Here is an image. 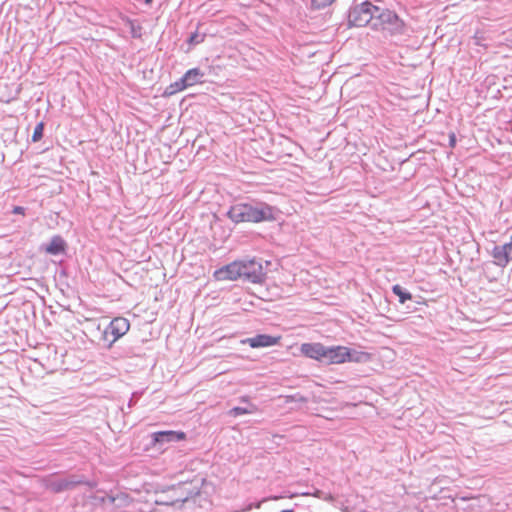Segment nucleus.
I'll return each instance as SVG.
<instances>
[{"mask_svg": "<svg viewBox=\"0 0 512 512\" xmlns=\"http://www.w3.org/2000/svg\"><path fill=\"white\" fill-rule=\"evenodd\" d=\"M228 217L234 223H259L274 219L273 209L271 206L263 204L260 207H256L249 203H238L231 206L228 211Z\"/></svg>", "mask_w": 512, "mask_h": 512, "instance_id": "obj_1", "label": "nucleus"}, {"mask_svg": "<svg viewBox=\"0 0 512 512\" xmlns=\"http://www.w3.org/2000/svg\"><path fill=\"white\" fill-rule=\"evenodd\" d=\"M371 355L363 351H352L345 346L324 347L323 362L326 364H343L346 362H364L370 360Z\"/></svg>", "mask_w": 512, "mask_h": 512, "instance_id": "obj_2", "label": "nucleus"}, {"mask_svg": "<svg viewBox=\"0 0 512 512\" xmlns=\"http://www.w3.org/2000/svg\"><path fill=\"white\" fill-rule=\"evenodd\" d=\"M404 25V21L394 11L378 7L372 29L393 35L402 32Z\"/></svg>", "mask_w": 512, "mask_h": 512, "instance_id": "obj_3", "label": "nucleus"}, {"mask_svg": "<svg viewBox=\"0 0 512 512\" xmlns=\"http://www.w3.org/2000/svg\"><path fill=\"white\" fill-rule=\"evenodd\" d=\"M378 7L370 2H363L354 6L349 12V23L355 27H364L372 24L374 15L377 13Z\"/></svg>", "mask_w": 512, "mask_h": 512, "instance_id": "obj_4", "label": "nucleus"}, {"mask_svg": "<svg viewBox=\"0 0 512 512\" xmlns=\"http://www.w3.org/2000/svg\"><path fill=\"white\" fill-rule=\"evenodd\" d=\"M130 329L129 321L124 317L114 318L105 329V337L115 342L124 336Z\"/></svg>", "mask_w": 512, "mask_h": 512, "instance_id": "obj_5", "label": "nucleus"}, {"mask_svg": "<svg viewBox=\"0 0 512 512\" xmlns=\"http://www.w3.org/2000/svg\"><path fill=\"white\" fill-rule=\"evenodd\" d=\"M241 265L240 261H233L213 273V277L217 281H235L241 278Z\"/></svg>", "mask_w": 512, "mask_h": 512, "instance_id": "obj_6", "label": "nucleus"}, {"mask_svg": "<svg viewBox=\"0 0 512 512\" xmlns=\"http://www.w3.org/2000/svg\"><path fill=\"white\" fill-rule=\"evenodd\" d=\"M282 337L271 336L266 334H259L251 338H247L242 341L243 344H248L251 348H263L270 347L280 343Z\"/></svg>", "mask_w": 512, "mask_h": 512, "instance_id": "obj_7", "label": "nucleus"}, {"mask_svg": "<svg viewBox=\"0 0 512 512\" xmlns=\"http://www.w3.org/2000/svg\"><path fill=\"white\" fill-rule=\"evenodd\" d=\"M241 265V277H244L252 282H258L262 276V266L255 260L240 261Z\"/></svg>", "mask_w": 512, "mask_h": 512, "instance_id": "obj_8", "label": "nucleus"}, {"mask_svg": "<svg viewBox=\"0 0 512 512\" xmlns=\"http://www.w3.org/2000/svg\"><path fill=\"white\" fill-rule=\"evenodd\" d=\"M324 345L319 342H307L300 346L302 355L307 358L323 362Z\"/></svg>", "mask_w": 512, "mask_h": 512, "instance_id": "obj_9", "label": "nucleus"}, {"mask_svg": "<svg viewBox=\"0 0 512 512\" xmlns=\"http://www.w3.org/2000/svg\"><path fill=\"white\" fill-rule=\"evenodd\" d=\"M512 245L508 242L504 245L495 246L492 250V257L497 266L505 267L510 262Z\"/></svg>", "mask_w": 512, "mask_h": 512, "instance_id": "obj_10", "label": "nucleus"}, {"mask_svg": "<svg viewBox=\"0 0 512 512\" xmlns=\"http://www.w3.org/2000/svg\"><path fill=\"white\" fill-rule=\"evenodd\" d=\"M152 439L154 444L182 441L186 439V434L182 431H159L152 434Z\"/></svg>", "mask_w": 512, "mask_h": 512, "instance_id": "obj_11", "label": "nucleus"}, {"mask_svg": "<svg viewBox=\"0 0 512 512\" xmlns=\"http://www.w3.org/2000/svg\"><path fill=\"white\" fill-rule=\"evenodd\" d=\"M66 248L67 244L65 240L61 236L56 235L52 237L49 244L45 247V252L50 255H58L65 253Z\"/></svg>", "mask_w": 512, "mask_h": 512, "instance_id": "obj_12", "label": "nucleus"}, {"mask_svg": "<svg viewBox=\"0 0 512 512\" xmlns=\"http://www.w3.org/2000/svg\"><path fill=\"white\" fill-rule=\"evenodd\" d=\"M81 480H72V479H59L55 481H51L48 485L49 489L53 492H62L65 490L72 489L77 485L81 484Z\"/></svg>", "mask_w": 512, "mask_h": 512, "instance_id": "obj_13", "label": "nucleus"}, {"mask_svg": "<svg viewBox=\"0 0 512 512\" xmlns=\"http://www.w3.org/2000/svg\"><path fill=\"white\" fill-rule=\"evenodd\" d=\"M203 73L199 68L189 69L184 75V81H186L188 86H193L200 82V78L203 77Z\"/></svg>", "mask_w": 512, "mask_h": 512, "instance_id": "obj_14", "label": "nucleus"}, {"mask_svg": "<svg viewBox=\"0 0 512 512\" xmlns=\"http://www.w3.org/2000/svg\"><path fill=\"white\" fill-rule=\"evenodd\" d=\"M187 87H189V86L187 85L186 81H184V77H182L179 80L175 81L174 83H171L166 88V90L164 92V96H172L178 92L183 91Z\"/></svg>", "mask_w": 512, "mask_h": 512, "instance_id": "obj_15", "label": "nucleus"}, {"mask_svg": "<svg viewBox=\"0 0 512 512\" xmlns=\"http://www.w3.org/2000/svg\"><path fill=\"white\" fill-rule=\"evenodd\" d=\"M257 411V407L253 404H250L249 408L243 407H234L229 411V414L233 417H237L243 414H251Z\"/></svg>", "mask_w": 512, "mask_h": 512, "instance_id": "obj_16", "label": "nucleus"}, {"mask_svg": "<svg viewBox=\"0 0 512 512\" xmlns=\"http://www.w3.org/2000/svg\"><path fill=\"white\" fill-rule=\"evenodd\" d=\"M392 290L393 293L399 297V302L401 304L412 299L411 293L404 291L400 285H394Z\"/></svg>", "mask_w": 512, "mask_h": 512, "instance_id": "obj_17", "label": "nucleus"}, {"mask_svg": "<svg viewBox=\"0 0 512 512\" xmlns=\"http://www.w3.org/2000/svg\"><path fill=\"white\" fill-rule=\"evenodd\" d=\"M43 131H44V123L40 122L36 125V127L34 129V132L32 134V141L33 142L40 141L43 137Z\"/></svg>", "mask_w": 512, "mask_h": 512, "instance_id": "obj_18", "label": "nucleus"}, {"mask_svg": "<svg viewBox=\"0 0 512 512\" xmlns=\"http://www.w3.org/2000/svg\"><path fill=\"white\" fill-rule=\"evenodd\" d=\"M333 2H335V0H311L312 6L317 9L330 6Z\"/></svg>", "mask_w": 512, "mask_h": 512, "instance_id": "obj_19", "label": "nucleus"}, {"mask_svg": "<svg viewBox=\"0 0 512 512\" xmlns=\"http://www.w3.org/2000/svg\"><path fill=\"white\" fill-rule=\"evenodd\" d=\"M203 39H199V35L197 32L193 33L189 39H188V43L189 44H194V43H200Z\"/></svg>", "mask_w": 512, "mask_h": 512, "instance_id": "obj_20", "label": "nucleus"}, {"mask_svg": "<svg viewBox=\"0 0 512 512\" xmlns=\"http://www.w3.org/2000/svg\"><path fill=\"white\" fill-rule=\"evenodd\" d=\"M449 146L451 148H454L456 146V135L455 133H450L449 135Z\"/></svg>", "mask_w": 512, "mask_h": 512, "instance_id": "obj_21", "label": "nucleus"}, {"mask_svg": "<svg viewBox=\"0 0 512 512\" xmlns=\"http://www.w3.org/2000/svg\"><path fill=\"white\" fill-rule=\"evenodd\" d=\"M13 213L14 214H20V215H25V209L22 206H15L13 208Z\"/></svg>", "mask_w": 512, "mask_h": 512, "instance_id": "obj_22", "label": "nucleus"}, {"mask_svg": "<svg viewBox=\"0 0 512 512\" xmlns=\"http://www.w3.org/2000/svg\"><path fill=\"white\" fill-rule=\"evenodd\" d=\"M115 500H116V498H115V497H109V501H110L111 503H114V501H115Z\"/></svg>", "mask_w": 512, "mask_h": 512, "instance_id": "obj_23", "label": "nucleus"}, {"mask_svg": "<svg viewBox=\"0 0 512 512\" xmlns=\"http://www.w3.org/2000/svg\"><path fill=\"white\" fill-rule=\"evenodd\" d=\"M315 496H316V497H320V492H319V491H317V492L315 493Z\"/></svg>", "mask_w": 512, "mask_h": 512, "instance_id": "obj_24", "label": "nucleus"}, {"mask_svg": "<svg viewBox=\"0 0 512 512\" xmlns=\"http://www.w3.org/2000/svg\"><path fill=\"white\" fill-rule=\"evenodd\" d=\"M145 2H146L147 4H150V3L152 2V0H145Z\"/></svg>", "mask_w": 512, "mask_h": 512, "instance_id": "obj_25", "label": "nucleus"}, {"mask_svg": "<svg viewBox=\"0 0 512 512\" xmlns=\"http://www.w3.org/2000/svg\"><path fill=\"white\" fill-rule=\"evenodd\" d=\"M511 245H512V235H511V239H510V242H509Z\"/></svg>", "mask_w": 512, "mask_h": 512, "instance_id": "obj_26", "label": "nucleus"}]
</instances>
